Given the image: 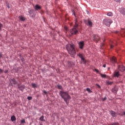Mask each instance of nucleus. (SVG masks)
Instances as JSON below:
<instances>
[{
	"mask_svg": "<svg viewBox=\"0 0 125 125\" xmlns=\"http://www.w3.org/2000/svg\"><path fill=\"white\" fill-rule=\"evenodd\" d=\"M66 49L70 55H76V50L74 44H67L66 45Z\"/></svg>",
	"mask_w": 125,
	"mask_h": 125,
	"instance_id": "f257e3e1",
	"label": "nucleus"
},
{
	"mask_svg": "<svg viewBox=\"0 0 125 125\" xmlns=\"http://www.w3.org/2000/svg\"><path fill=\"white\" fill-rule=\"evenodd\" d=\"M60 94L66 103L68 102V100H70V97L68 93L61 91L60 92Z\"/></svg>",
	"mask_w": 125,
	"mask_h": 125,
	"instance_id": "f03ea898",
	"label": "nucleus"
},
{
	"mask_svg": "<svg viewBox=\"0 0 125 125\" xmlns=\"http://www.w3.org/2000/svg\"><path fill=\"white\" fill-rule=\"evenodd\" d=\"M78 27L79 24H78V20L76 19L74 28L70 30L71 35H77V34L79 33V30H78Z\"/></svg>",
	"mask_w": 125,
	"mask_h": 125,
	"instance_id": "7ed1b4c3",
	"label": "nucleus"
},
{
	"mask_svg": "<svg viewBox=\"0 0 125 125\" xmlns=\"http://www.w3.org/2000/svg\"><path fill=\"white\" fill-rule=\"evenodd\" d=\"M103 23L105 25V26H107L109 27L111 24H112V20L108 19H105L103 20Z\"/></svg>",
	"mask_w": 125,
	"mask_h": 125,
	"instance_id": "20e7f679",
	"label": "nucleus"
},
{
	"mask_svg": "<svg viewBox=\"0 0 125 125\" xmlns=\"http://www.w3.org/2000/svg\"><path fill=\"white\" fill-rule=\"evenodd\" d=\"M84 22L87 26H89V27H92V21H91V20L88 19L87 20H84Z\"/></svg>",
	"mask_w": 125,
	"mask_h": 125,
	"instance_id": "39448f33",
	"label": "nucleus"
},
{
	"mask_svg": "<svg viewBox=\"0 0 125 125\" xmlns=\"http://www.w3.org/2000/svg\"><path fill=\"white\" fill-rule=\"evenodd\" d=\"M9 82L10 85L13 86V84H18V82L16 81V80L14 78L10 79L9 80Z\"/></svg>",
	"mask_w": 125,
	"mask_h": 125,
	"instance_id": "423d86ee",
	"label": "nucleus"
},
{
	"mask_svg": "<svg viewBox=\"0 0 125 125\" xmlns=\"http://www.w3.org/2000/svg\"><path fill=\"white\" fill-rule=\"evenodd\" d=\"M78 45L80 49L83 50L84 46V42L83 41H81L78 43Z\"/></svg>",
	"mask_w": 125,
	"mask_h": 125,
	"instance_id": "0eeeda50",
	"label": "nucleus"
},
{
	"mask_svg": "<svg viewBox=\"0 0 125 125\" xmlns=\"http://www.w3.org/2000/svg\"><path fill=\"white\" fill-rule=\"evenodd\" d=\"M109 114H111L113 118L117 117L118 115H119V113L115 112V111H113L112 110L109 111Z\"/></svg>",
	"mask_w": 125,
	"mask_h": 125,
	"instance_id": "6e6552de",
	"label": "nucleus"
},
{
	"mask_svg": "<svg viewBox=\"0 0 125 125\" xmlns=\"http://www.w3.org/2000/svg\"><path fill=\"white\" fill-rule=\"evenodd\" d=\"M28 12L30 17H35V15H34V10L31 9Z\"/></svg>",
	"mask_w": 125,
	"mask_h": 125,
	"instance_id": "1a4fd4ad",
	"label": "nucleus"
},
{
	"mask_svg": "<svg viewBox=\"0 0 125 125\" xmlns=\"http://www.w3.org/2000/svg\"><path fill=\"white\" fill-rule=\"evenodd\" d=\"M110 61L113 63H117V58L115 57H112L110 58Z\"/></svg>",
	"mask_w": 125,
	"mask_h": 125,
	"instance_id": "9d476101",
	"label": "nucleus"
},
{
	"mask_svg": "<svg viewBox=\"0 0 125 125\" xmlns=\"http://www.w3.org/2000/svg\"><path fill=\"white\" fill-rule=\"evenodd\" d=\"M100 40V37L99 36L96 35L94 36V41L96 42H98V41Z\"/></svg>",
	"mask_w": 125,
	"mask_h": 125,
	"instance_id": "9b49d317",
	"label": "nucleus"
},
{
	"mask_svg": "<svg viewBox=\"0 0 125 125\" xmlns=\"http://www.w3.org/2000/svg\"><path fill=\"white\" fill-rule=\"evenodd\" d=\"M66 66H67V67H73V66H74V62H66Z\"/></svg>",
	"mask_w": 125,
	"mask_h": 125,
	"instance_id": "f8f14e48",
	"label": "nucleus"
},
{
	"mask_svg": "<svg viewBox=\"0 0 125 125\" xmlns=\"http://www.w3.org/2000/svg\"><path fill=\"white\" fill-rule=\"evenodd\" d=\"M119 70L121 71V72H124L125 70V67L123 65H120L119 66Z\"/></svg>",
	"mask_w": 125,
	"mask_h": 125,
	"instance_id": "ddd939ff",
	"label": "nucleus"
},
{
	"mask_svg": "<svg viewBox=\"0 0 125 125\" xmlns=\"http://www.w3.org/2000/svg\"><path fill=\"white\" fill-rule=\"evenodd\" d=\"M120 12L123 15H125V8L122 7L120 10Z\"/></svg>",
	"mask_w": 125,
	"mask_h": 125,
	"instance_id": "4468645a",
	"label": "nucleus"
},
{
	"mask_svg": "<svg viewBox=\"0 0 125 125\" xmlns=\"http://www.w3.org/2000/svg\"><path fill=\"white\" fill-rule=\"evenodd\" d=\"M19 20H20L21 21H24L26 20V18H25L24 16H20L19 17Z\"/></svg>",
	"mask_w": 125,
	"mask_h": 125,
	"instance_id": "2eb2a0df",
	"label": "nucleus"
},
{
	"mask_svg": "<svg viewBox=\"0 0 125 125\" xmlns=\"http://www.w3.org/2000/svg\"><path fill=\"white\" fill-rule=\"evenodd\" d=\"M118 90H119V89L117 88V87H114L112 90V92H113L114 93H117L118 92Z\"/></svg>",
	"mask_w": 125,
	"mask_h": 125,
	"instance_id": "dca6fc26",
	"label": "nucleus"
},
{
	"mask_svg": "<svg viewBox=\"0 0 125 125\" xmlns=\"http://www.w3.org/2000/svg\"><path fill=\"white\" fill-rule=\"evenodd\" d=\"M41 9H42V7L39 4H37L35 5L36 10H41Z\"/></svg>",
	"mask_w": 125,
	"mask_h": 125,
	"instance_id": "f3484780",
	"label": "nucleus"
},
{
	"mask_svg": "<svg viewBox=\"0 0 125 125\" xmlns=\"http://www.w3.org/2000/svg\"><path fill=\"white\" fill-rule=\"evenodd\" d=\"M19 88L20 89V90H21V91H23V90H24V89H25V85H22L21 86H19Z\"/></svg>",
	"mask_w": 125,
	"mask_h": 125,
	"instance_id": "a211bd4d",
	"label": "nucleus"
},
{
	"mask_svg": "<svg viewBox=\"0 0 125 125\" xmlns=\"http://www.w3.org/2000/svg\"><path fill=\"white\" fill-rule=\"evenodd\" d=\"M11 121H12V122H14V121H16V117H15V116L13 115L11 117Z\"/></svg>",
	"mask_w": 125,
	"mask_h": 125,
	"instance_id": "6ab92c4d",
	"label": "nucleus"
},
{
	"mask_svg": "<svg viewBox=\"0 0 125 125\" xmlns=\"http://www.w3.org/2000/svg\"><path fill=\"white\" fill-rule=\"evenodd\" d=\"M120 76V72L119 71L114 72V77H119Z\"/></svg>",
	"mask_w": 125,
	"mask_h": 125,
	"instance_id": "aec40b11",
	"label": "nucleus"
},
{
	"mask_svg": "<svg viewBox=\"0 0 125 125\" xmlns=\"http://www.w3.org/2000/svg\"><path fill=\"white\" fill-rule=\"evenodd\" d=\"M107 85H112L113 84V82L110 81H107L106 83Z\"/></svg>",
	"mask_w": 125,
	"mask_h": 125,
	"instance_id": "412c9836",
	"label": "nucleus"
},
{
	"mask_svg": "<svg viewBox=\"0 0 125 125\" xmlns=\"http://www.w3.org/2000/svg\"><path fill=\"white\" fill-rule=\"evenodd\" d=\"M81 61L82 63H83V64H85V63H86V61L85 60V59L83 58V59H81Z\"/></svg>",
	"mask_w": 125,
	"mask_h": 125,
	"instance_id": "4be33fe9",
	"label": "nucleus"
},
{
	"mask_svg": "<svg viewBox=\"0 0 125 125\" xmlns=\"http://www.w3.org/2000/svg\"><path fill=\"white\" fill-rule=\"evenodd\" d=\"M107 16H110V17H111V16H113V13H112V12H109V13H108L107 14Z\"/></svg>",
	"mask_w": 125,
	"mask_h": 125,
	"instance_id": "5701e85b",
	"label": "nucleus"
},
{
	"mask_svg": "<svg viewBox=\"0 0 125 125\" xmlns=\"http://www.w3.org/2000/svg\"><path fill=\"white\" fill-rule=\"evenodd\" d=\"M78 56H79L81 58V59L83 58V55L82 54H81V53L79 54Z\"/></svg>",
	"mask_w": 125,
	"mask_h": 125,
	"instance_id": "b1692460",
	"label": "nucleus"
},
{
	"mask_svg": "<svg viewBox=\"0 0 125 125\" xmlns=\"http://www.w3.org/2000/svg\"><path fill=\"white\" fill-rule=\"evenodd\" d=\"M21 124H26V121L25 119H22L21 120Z\"/></svg>",
	"mask_w": 125,
	"mask_h": 125,
	"instance_id": "393cba45",
	"label": "nucleus"
},
{
	"mask_svg": "<svg viewBox=\"0 0 125 125\" xmlns=\"http://www.w3.org/2000/svg\"><path fill=\"white\" fill-rule=\"evenodd\" d=\"M101 76L102 78H106V74H101Z\"/></svg>",
	"mask_w": 125,
	"mask_h": 125,
	"instance_id": "a878e982",
	"label": "nucleus"
},
{
	"mask_svg": "<svg viewBox=\"0 0 125 125\" xmlns=\"http://www.w3.org/2000/svg\"><path fill=\"white\" fill-rule=\"evenodd\" d=\"M86 90L88 91V92H90V93H91V92H92V91H91V90H90L89 88H87Z\"/></svg>",
	"mask_w": 125,
	"mask_h": 125,
	"instance_id": "bb28decb",
	"label": "nucleus"
},
{
	"mask_svg": "<svg viewBox=\"0 0 125 125\" xmlns=\"http://www.w3.org/2000/svg\"><path fill=\"white\" fill-rule=\"evenodd\" d=\"M119 125V123H111L110 125Z\"/></svg>",
	"mask_w": 125,
	"mask_h": 125,
	"instance_id": "cd10ccee",
	"label": "nucleus"
},
{
	"mask_svg": "<svg viewBox=\"0 0 125 125\" xmlns=\"http://www.w3.org/2000/svg\"><path fill=\"white\" fill-rule=\"evenodd\" d=\"M58 88L59 89H62V86L61 85H58Z\"/></svg>",
	"mask_w": 125,
	"mask_h": 125,
	"instance_id": "c85d7f7f",
	"label": "nucleus"
},
{
	"mask_svg": "<svg viewBox=\"0 0 125 125\" xmlns=\"http://www.w3.org/2000/svg\"><path fill=\"white\" fill-rule=\"evenodd\" d=\"M32 86L33 87H37V84L36 83H32Z\"/></svg>",
	"mask_w": 125,
	"mask_h": 125,
	"instance_id": "c756f323",
	"label": "nucleus"
},
{
	"mask_svg": "<svg viewBox=\"0 0 125 125\" xmlns=\"http://www.w3.org/2000/svg\"><path fill=\"white\" fill-rule=\"evenodd\" d=\"M40 120H41L42 122H43V116H42L40 117Z\"/></svg>",
	"mask_w": 125,
	"mask_h": 125,
	"instance_id": "7c9ffc66",
	"label": "nucleus"
},
{
	"mask_svg": "<svg viewBox=\"0 0 125 125\" xmlns=\"http://www.w3.org/2000/svg\"><path fill=\"white\" fill-rule=\"evenodd\" d=\"M32 99H33V98L32 97L29 96L27 97L28 100H32Z\"/></svg>",
	"mask_w": 125,
	"mask_h": 125,
	"instance_id": "2f4dec72",
	"label": "nucleus"
},
{
	"mask_svg": "<svg viewBox=\"0 0 125 125\" xmlns=\"http://www.w3.org/2000/svg\"><path fill=\"white\" fill-rule=\"evenodd\" d=\"M3 73V69L0 68V74Z\"/></svg>",
	"mask_w": 125,
	"mask_h": 125,
	"instance_id": "473e14b6",
	"label": "nucleus"
},
{
	"mask_svg": "<svg viewBox=\"0 0 125 125\" xmlns=\"http://www.w3.org/2000/svg\"><path fill=\"white\" fill-rule=\"evenodd\" d=\"M114 0L116 2H121V0Z\"/></svg>",
	"mask_w": 125,
	"mask_h": 125,
	"instance_id": "72a5a7b5",
	"label": "nucleus"
},
{
	"mask_svg": "<svg viewBox=\"0 0 125 125\" xmlns=\"http://www.w3.org/2000/svg\"><path fill=\"white\" fill-rule=\"evenodd\" d=\"M105 100H107V98L104 97V98L102 99V101H105Z\"/></svg>",
	"mask_w": 125,
	"mask_h": 125,
	"instance_id": "f704fd0d",
	"label": "nucleus"
},
{
	"mask_svg": "<svg viewBox=\"0 0 125 125\" xmlns=\"http://www.w3.org/2000/svg\"><path fill=\"white\" fill-rule=\"evenodd\" d=\"M114 47V43L110 45V48H113Z\"/></svg>",
	"mask_w": 125,
	"mask_h": 125,
	"instance_id": "c9c22d12",
	"label": "nucleus"
},
{
	"mask_svg": "<svg viewBox=\"0 0 125 125\" xmlns=\"http://www.w3.org/2000/svg\"><path fill=\"white\" fill-rule=\"evenodd\" d=\"M96 85H97V86L99 88H101V86H100L99 85V84H96Z\"/></svg>",
	"mask_w": 125,
	"mask_h": 125,
	"instance_id": "e433bc0d",
	"label": "nucleus"
},
{
	"mask_svg": "<svg viewBox=\"0 0 125 125\" xmlns=\"http://www.w3.org/2000/svg\"><path fill=\"white\" fill-rule=\"evenodd\" d=\"M2 27V24H1V23H0V30H1Z\"/></svg>",
	"mask_w": 125,
	"mask_h": 125,
	"instance_id": "4c0bfd02",
	"label": "nucleus"
},
{
	"mask_svg": "<svg viewBox=\"0 0 125 125\" xmlns=\"http://www.w3.org/2000/svg\"><path fill=\"white\" fill-rule=\"evenodd\" d=\"M43 93H44V94H47V92H46V91H45V90H44Z\"/></svg>",
	"mask_w": 125,
	"mask_h": 125,
	"instance_id": "58836bf2",
	"label": "nucleus"
},
{
	"mask_svg": "<svg viewBox=\"0 0 125 125\" xmlns=\"http://www.w3.org/2000/svg\"><path fill=\"white\" fill-rule=\"evenodd\" d=\"M4 73H5V74L8 73V70H5V72H4Z\"/></svg>",
	"mask_w": 125,
	"mask_h": 125,
	"instance_id": "ea45409f",
	"label": "nucleus"
},
{
	"mask_svg": "<svg viewBox=\"0 0 125 125\" xmlns=\"http://www.w3.org/2000/svg\"><path fill=\"white\" fill-rule=\"evenodd\" d=\"M103 67H104V68H105L106 67V64H104Z\"/></svg>",
	"mask_w": 125,
	"mask_h": 125,
	"instance_id": "a19ab883",
	"label": "nucleus"
},
{
	"mask_svg": "<svg viewBox=\"0 0 125 125\" xmlns=\"http://www.w3.org/2000/svg\"><path fill=\"white\" fill-rule=\"evenodd\" d=\"M95 71H96V72H97V73H99V71H98V70L95 69Z\"/></svg>",
	"mask_w": 125,
	"mask_h": 125,
	"instance_id": "79ce46f5",
	"label": "nucleus"
},
{
	"mask_svg": "<svg viewBox=\"0 0 125 125\" xmlns=\"http://www.w3.org/2000/svg\"><path fill=\"white\" fill-rule=\"evenodd\" d=\"M7 6L8 8H10V7H9V5H7Z\"/></svg>",
	"mask_w": 125,
	"mask_h": 125,
	"instance_id": "37998d69",
	"label": "nucleus"
},
{
	"mask_svg": "<svg viewBox=\"0 0 125 125\" xmlns=\"http://www.w3.org/2000/svg\"><path fill=\"white\" fill-rule=\"evenodd\" d=\"M64 29H65L66 31H67V30H68V28H67L66 27H64Z\"/></svg>",
	"mask_w": 125,
	"mask_h": 125,
	"instance_id": "c03bdc74",
	"label": "nucleus"
},
{
	"mask_svg": "<svg viewBox=\"0 0 125 125\" xmlns=\"http://www.w3.org/2000/svg\"><path fill=\"white\" fill-rule=\"evenodd\" d=\"M2 56V55L1 54H0V58H1Z\"/></svg>",
	"mask_w": 125,
	"mask_h": 125,
	"instance_id": "a18cd8bd",
	"label": "nucleus"
},
{
	"mask_svg": "<svg viewBox=\"0 0 125 125\" xmlns=\"http://www.w3.org/2000/svg\"><path fill=\"white\" fill-rule=\"evenodd\" d=\"M102 46H104V44H102Z\"/></svg>",
	"mask_w": 125,
	"mask_h": 125,
	"instance_id": "49530a36",
	"label": "nucleus"
},
{
	"mask_svg": "<svg viewBox=\"0 0 125 125\" xmlns=\"http://www.w3.org/2000/svg\"><path fill=\"white\" fill-rule=\"evenodd\" d=\"M116 33H118V31H116Z\"/></svg>",
	"mask_w": 125,
	"mask_h": 125,
	"instance_id": "de8ad7c7",
	"label": "nucleus"
},
{
	"mask_svg": "<svg viewBox=\"0 0 125 125\" xmlns=\"http://www.w3.org/2000/svg\"><path fill=\"white\" fill-rule=\"evenodd\" d=\"M74 15H75V13H74Z\"/></svg>",
	"mask_w": 125,
	"mask_h": 125,
	"instance_id": "09e8293b",
	"label": "nucleus"
}]
</instances>
